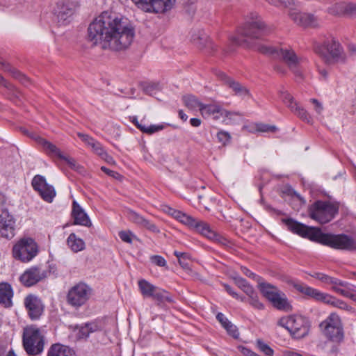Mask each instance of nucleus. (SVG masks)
I'll use <instances>...</instances> for the list:
<instances>
[{"instance_id": "052dcab7", "label": "nucleus", "mask_w": 356, "mask_h": 356, "mask_svg": "<svg viewBox=\"0 0 356 356\" xmlns=\"http://www.w3.org/2000/svg\"><path fill=\"white\" fill-rule=\"evenodd\" d=\"M241 271L247 277L252 278L254 280H256L257 282H259L260 280H262V279L260 277H259L257 275H255L254 273H252L246 267H241Z\"/></svg>"}, {"instance_id": "7c9ffc66", "label": "nucleus", "mask_w": 356, "mask_h": 356, "mask_svg": "<svg viewBox=\"0 0 356 356\" xmlns=\"http://www.w3.org/2000/svg\"><path fill=\"white\" fill-rule=\"evenodd\" d=\"M258 287L263 296L269 300L273 298V297L279 293V291L275 286L268 283L264 282L261 280L258 282Z\"/></svg>"}, {"instance_id": "4468645a", "label": "nucleus", "mask_w": 356, "mask_h": 356, "mask_svg": "<svg viewBox=\"0 0 356 356\" xmlns=\"http://www.w3.org/2000/svg\"><path fill=\"white\" fill-rule=\"evenodd\" d=\"M140 9L145 12L162 13L170 10L175 0H131Z\"/></svg>"}, {"instance_id": "864d4df0", "label": "nucleus", "mask_w": 356, "mask_h": 356, "mask_svg": "<svg viewBox=\"0 0 356 356\" xmlns=\"http://www.w3.org/2000/svg\"><path fill=\"white\" fill-rule=\"evenodd\" d=\"M119 236L122 241L131 243L134 234L130 231H121L119 232Z\"/></svg>"}, {"instance_id": "aec40b11", "label": "nucleus", "mask_w": 356, "mask_h": 356, "mask_svg": "<svg viewBox=\"0 0 356 356\" xmlns=\"http://www.w3.org/2000/svg\"><path fill=\"white\" fill-rule=\"evenodd\" d=\"M15 224L13 216L7 211H3L0 214V235L8 239L14 237Z\"/></svg>"}, {"instance_id": "412c9836", "label": "nucleus", "mask_w": 356, "mask_h": 356, "mask_svg": "<svg viewBox=\"0 0 356 356\" xmlns=\"http://www.w3.org/2000/svg\"><path fill=\"white\" fill-rule=\"evenodd\" d=\"M77 6L76 2L69 0L58 3L56 13L58 22L65 24V22L73 15Z\"/></svg>"}, {"instance_id": "f8f14e48", "label": "nucleus", "mask_w": 356, "mask_h": 356, "mask_svg": "<svg viewBox=\"0 0 356 356\" xmlns=\"http://www.w3.org/2000/svg\"><path fill=\"white\" fill-rule=\"evenodd\" d=\"M91 288L85 283L80 282L72 286L67 294V302L74 307L83 305L90 298Z\"/></svg>"}, {"instance_id": "774afa93", "label": "nucleus", "mask_w": 356, "mask_h": 356, "mask_svg": "<svg viewBox=\"0 0 356 356\" xmlns=\"http://www.w3.org/2000/svg\"><path fill=\"white\" fill-rule=\"evenodd\" d=\"M216 318L220 323L223 327H225L226 325L229 323V321L222 313H218L216 315Z\"/></svg>"}, {"instance_id": "a18cd8bd", "label": "nucleus", "mask_w": 356, "mask_h": 356, "mask_svg": "<svg viewBox=\"0 0 356 356\" xmlns=\"http://www.w3.org/2000/svg\"><path fill=\"white\" fill-rule=\"evenodd\" d=\"M257 348L267 356H271L273 354V349L263 341L258 339L257 341Z\"/></svg>"}, {"instance_id": "69168bd1", "label": "nucleus", "mask_w": 356, "mask_h": 356, "mask_svg": "<svg viewBox=\"0 0 356 356\" xmlns=\"http://www.w3.org/2000/svg\"><path fill=\"white\" fill-rule=\"evenodd\" d=\"M99 156H100L102 159H104L108 164H115V163L113 158L111 156H110L105 150H104Z\"/></svg>"}, {"instance_id": "1a4fd4ad", "label": "nucleus", "mask_w": 356, "mask_h": 356, "mask_svg": "<svg viewBox=\"0 0 356 356\" xmlns=\"http://www.w3.org/2000/svg\"><path fill=\"white\" fill-rule=\"evenodd\" d=\"M278 325L286 328L296 339L306 337L311 327L309 320L300 315L282 317L279 320Z\"/></svg>"}, {"instance_id": "6e6552de", "label": "nucleus", "mask_w": 356, "mask_h": 356, "mask_svg": "<svg viewBox=\"0 0 356 356\" xmlns=\"http://www.w3.org/2000/svg\"><path fill=\"white\" fill-rule=\"evenodd\" d=\"M339 205L329 201H316L309 207V216L321 224L331 221L338 213Z\"/></svg>"}, {"instance_id": "a878e982", "label": "nucleus", "mask_w": 356, "mask_h": 356, "mask_svg": "<svg viewBox=\"0 0 356 356\" xmlns=\"http://www.w3.org/2000/svg\"><path fill=\"white\" fill-rule=\"evenodd\" d=\"M312 277L318 280L325 284L331 285L332 290L337 293L339 285L341 284V280L322 273H314L313 275H312Z\"/></svg>"}, {"instance_id": "8fccbe9b", "label": "nucleus", "mask_w": 356, "mask_h": 356, "mask_svg": "<svg viewBox=\"0 0 356 356\" xmlns=\"http://www.w3.org/2000/svg\"><path fill=\"white\" fill-rule=\"evenodd\" d=\"M92 149L94 153L99 156L102 152L104 150V148L103 147L102 145L96 140L95 139L92 141V143L88 146Z\"/></svg>"}, {"instance_id": "0e129e2a", "label": "nucleus", "mask_w": 356, "mask_h": 356, "mask_svg": "<svg viewBox=\"0 0 356 356\" xmlns=\"http://www.w3.org/2000/svg\"><path fill=\"white\" fill-rule=\"evenodd\" d=\"M310 102L314 105V110L318 114H321L323 111L322 104L316 99H311Z\"/></svg>"}, {"instance_id": "09e8293b", "label": "nucleus", "mask_w": 356, "mask_h": 356, "mask_svg": "<svg viewBox=\"0 0 356 356\" xmlns=\"http://www.w3.org/2000/svg\"><path fill=\"white\" fill-rule=\"evenodd\" d=\"M345 15L356 17V3L346 2Z\"/></svg>"}, {"instance_id": "5fc2aeb1", "label": "nucleus", "mask_w": 356, "mask_h": 356, "mask_svg": "<svg viewBox=\"0 0 356 356\" xmlns=\"http://www.w3.org/2000/svg\"><path fill=\"white\" fill-rule=\"evenodd\" d=\"M217 138L219 142L222 143L223 145H226L231 138L229 134L223 131L218 133Z\"/></svg>"}, {"instance_id": "9d476101", "label": "nucleus", "mask_w": 356, "mask_h": 356, "mask_svg": "<svg viewBox=\"0 0 356 356\" xmlns=\"http://www.w3.org/2000/svg\"><path fill=\"white\" fill-rule=\"evenodd\" d=\"M319 327L323 335L329 340L339 343L343 340L344 332L341 318L336 313H331Z\"/></svg>"}, {"instance_id": "393cba45", "label": "nucleus", "mask_w": 356, "mask_h": 356, "mask_svg": "<svg viewBox=\"0 0 356 356\" xmlns=\"http://www.w3.org/2000/svg\"><path fill=\"white\" fill-rule=\"evenodd\" d=\"M13 292L11 286L6 282L0 283V304L5 307L12 305Z\"/></svg>"}, {"instance_id": "7ed1b4c3", "label": "nucleus", "mask_w": 356, "mask_h": 356, "mask_svg": "<svg viewBox=\"0 0 356 356\" xmlns=\"http://www.w3.org/2000/svg\"><path fill=\"white\" fill-rule=\"evenodd\" d=\"M293 286L300 293L315 300L316 301L321 302L347 312H353V308L346 302L329 293L321 292L316 289L301 282H294L293 283Z\"/></svg>"}, {"instance_id": "f3484780", "label": "nucleus", "mask_w": 356, "mask_h": 356, "mask_svg": "<svg viewBox=\"0 0 356 356\" xmlns=\"http://www.w3.org/2000/svg\"><path fill=\"white\" fill-rule=\"evenodd\" d=\"M33 189L37 191L40 197L47 202H52L56 196V191L53 186L49 184L44 177L37 175L31 182Z\"/></svg>"}, {"instance_id": "b1692460", "label": "nucleus", "mask_w": 356, "mask_h": 356, "mask_svg": "<svg viewBox=\"0 0 356 356\" xmlns=\"http://www.w3.org/2000/svg\"><path fill=\"white\" fill-rule=\"evenodd\" d=\"M191 41L199 48L211 45V42L206 33L201 29H193L191 32Z\"/></svg>"}, {"instance_id": "bb28decb", "label": "nucleus", "mask_w": 356, "mask_h": 356, "mask_svg": "<svg viewBox=\"0 0 356 356\" xmlns=\"http://www.w3.org/2000/svg\"><path fill=\"white\" fill-rule=\"evenodd\" d=\"M47 356H76L74 351L68 346L56 343L48 350Z\"/></svg>"}, {"instance_id": "e2e57ef3", "label": "nucleus", "mask_w": 356, "mask_h": 356, "mask_svg": "<svg viewBox=\"0 0 356 356\" xmlns=\"http://www.w3.org/2000/svg\"><path fill=\"white\" fill-rule=\"evenodd\" d=\"M77 136H79V138H81L83 142H84L86 143V145H87L88 146H89L90 145V143H92V141L95 140L93 138H92L91 136H90L89 135H87V134H82V133H78L77 134Z\"/></svg>"}, {"instance_id": "5701e85b", "label": "nucleus", "mask_w": 356, "mask_h": 356, "mask_svg": "<svg viewBox=\"0 0 356 356\" xmlns=\"http://www.w3.org/2000/svg\"><path fill=\"white\" fill-rule=\"evenodd\" d=\"M72 216L76 225L86 227H90L92 225L88 215L76 201H74L72 204Z\"/></svg>"}, {"instance_id": "58836bf2", "label": "nucleus", "mask_w": 356, "mask_h": 356, "mask_svg": "<svg viewBox=\"0 0 356 356\" xmlns=\"http://www.w3.org/2000/svg\"><path fill=\"white\" fill-rule=\"evenodd\" d=\"M337 293L345 297V294L350 296H356V286L347 282L341 281V284L337 291Z\"/></svg>"}, {"instance_id": "dca6fc26", "label": "nucleus", "mask_w": 356, "mask_h": 356, "mask_svg": "<svg viewBox=\"0 0 356 356\" xmlns=\"http://www.w3.org/2000/svg\"><path fill=\"white\" fill-rule=\"evenodd\" d=\"M290 19L298 26L303 28H318L319 19L314 14L301 12L297 9L289 10Z\"/></svg>"}, {"instance_id": "f03ea898", "label": "nucleus", "mask_w": 356, "mask_h": 356, "mask_svg": "<svg viewBox=\"0 0 356 356\" xmlns=\"http://www.w3.org/2000/svg\"><path fill=\"white\" fill-rule=\"evenodd\" d=\"M285 223L289 230L312 241L337 250L356 252L355 241L346 234L323 233L319 228L306 226L293 219L286 220Z\"/></svg>"}, {"instance_id": "9b49d317", "label": "nucleus", "mask_w": 356, "mask_h": 356, "mask_svg": "<svg viewBox=\"0 0 356 356\" xmlns=\"http://www.w3.org/2000/svg\"><path fill=\"white\" fill-rule=\"evenodd\" d=\"M12 252L15 259L26 263L31 261L37 255L38 245L32 238L24 237L13 245Z\"/></svg>"}, {"instance_id": "f704fd0d", "label": "nucleus", "mask_w": 356, "mask_h": 356, "mask_svg": "<svg viewBox=\"0 0 356 356\" xmlns=\"http://www.w3.org/2000/svg\"><path fill=\"white\" fill-rule=\"evenodd\" d=\"M278 95L283 103L290 109L293 110L294 103H297L293 96L284 87L281 86L278 90Z\"/></svg>"}, {"instance_id": "ddd939ff", "label": "nucleus", "mask_w": 356, "mask_h": 356, "mask_svg": "<svg viewBox=\"0 0 356 356\" xmlns=\"http://www.w3.org/2000/svg\"><path fill=\"white\" fill-rule=\"evenodd\" d=\"M270 31V28L257 15L251 22L245 24L241 34L247 38L259 39Z\"/></svg>"}, {"instance_id": "c9c22d12", "label": "nucleus", "mask_w": 356, "mask_h": 356, "mask_svg": "<svg viewBox=\"0 0 356 356\" xmlns=\"http://www.w3.org/2000/svg\"><path fill=\"white\" fill-rule=\"evenodd\" d=\"M183 102L184 105L190 110L195 111L199 109L200 111V107L202 106V103L200 102L198 99L192 95H186L182 97Z\"/></svg>"}, {"instance_id": "4be33fe9", "label": "nucleus", "mask_w": 356, "mask_h": 356, "mask_svg": "<svg viewBox=\"0 0 356 356\" xmlns=\"http://www.w3.org/2000/svg\"><path fill=\"white\" fill-rule=\"evenodd\" d=\"M200 113L203 118L213 117L214 120H219L224 115H229L231 113L217 104H204L200 107Z\"/></svg>"}, {"instance_id": "473e14b6", "label": "nucleus", "mask_w": 356, "mask_h": 356, "mask_svg": "<svg viewBox=\"0 0 356 356\" xmlns=\"http://www.w3.org/2000/svg\"><path fill=\"white\" fill-rule=\"evenodd\" d=\"M100 330V327L95 322L88 323L80 326L78 332L79 338H87L90 333Z\"/></svg>"}, {"instance_id": "20e7f679", "label": "nucleus", "mask_w": 356, "mask_h": 356, "mask_svg": "<svg viewBox=\"0 0 356 356\" xmlns=\"http://www.w3.org/2000/svg\"><path fill=\"white\" fill-rule=\"evenodd\" d=\"M257 50L263 54L282 60L296 76L302 78V73L298 70L300 60L291 48L274 47L266 44H260L257 46Z\"/></svg>"}, {"instance_id": "13d9d810", "label": "nucleus", "mask_w": 356, "mask_h": 356, "mask_svg": "<svg viewBox=\"0 0 356 356\" xmlns=\"http://www.w3.org/2000/svg\"><path fill=\"white\" fill-rule=\"evenodd\" d=\"M297 3L296 0H280V6H284L291 10V9H294L293 7L296 6Z\"/></svg>"}, {"instance_id": "72a5a7b5", "label": "nucleus", "mask_w": 356, "mask_h": 356, "mask_svg": "<svg viewBox=\"0 0 356 356\" xmlns=\"http://www.w3.org/2000/svg\"><path fill=\"white\" fill-rule=\"evenodd\" d=\"M131 122L134 123L136 125V127L143 133L152 134L155 132L159 131L164 128V126L162 124L150 125L149 127H147L145 125H143L141 123H140L138 121L137 117L136 116L131 117Z\"/></svg>"}, {"instance_id": "4c0bfd02", "label": "nucleus", "mask_w": 356, "mask_h": 356, "mask_svg": "<svg viewBox=\"0 0 356 356\" xmlns=\"http://www.w3.org/2000/svg\"><path fill=\"white\" fill-rule=\"evenodd\" d=\"M151 298H152L153 300L157 301L159 303H163L165 301H172V299L169 296L168 293L166 291L157 286L155 289L154 293H152Z\"/></svg>"}, {"instance_id": "c03bdc74", "label": "nucleus", "mask_w": 356, "mask_h": 356, "mask_svg": "<svg viewBox=\"0 0 356 356\" xmlns=\"http://www.w3.org/2000/svg\"><path fill=\"white\" fill-rule=\"evenodd\" d=\"M249 297L250 304L257 309H263L264 308V305L259 300L257 293L254 291L252 294L248 295Z\"/></svg>"}, {"instance_id": "c85d7f7f", "label": "nucleus", "mask_w": 356, "mask_h": 356, "mask_svg": "<svg viewBox=\"0 0 356 356\" xmlns=\"http://www.w3.org/2000/svg\"><path fill=\"white\" fill-rule=\"evenodd\" d=\"M0 65L1 69L7 72H9L13 77L16 79L20 81L22 83L26 84L29 82V79L24 74H22L20 72H19L15 68L11 67L8 63H6L3 60L0 58Z\"/></svg>"}, {"instance_id": "3c124183", "label": "nucleus", "mask_w": 356, "mask_h": 356, "mask_svg": "<svg viewBox=\"0 0 356 356\" xmlns=\"http://www.w3.org/2000/svg\"><path fill=\"white\" fill-rule=\"evenodd\" d=\"M150 261L152 264L161 267L166 266L165 259L160 255H152L150 257Z\"/></svg>"}, {"instance_id": "f257e3e1", "label": "nucleus", "mask_w": 356, "mask_h": 356, "mask_svg": "<svg viewBox=\"0 0 356 356\" xmlns=\"http://www.w3.org/2000/svg\"><path fill=\"white\" fill-rule=\"evenodd\" d=\"M88 40L102 49L122 51L128 48L134 40L132 26L115 14L103 12L91 22L88 29Z\"/></svg>"}, {"instance_id": "c756f323", "label": "nucleus", "mask_w": 356, "mask_h": 356, "mask_svg": "<svg viewBox=\"0 0 356 356\" xmlns=\"http://www.w3.org/2000/svg\"><path fill=\"white\" fill-rule=\"evenodd\" d=\"M270 301L277 309L285 312H289L292 309V307L288 300L284 295L282 296L279 293H277Z\"/></svg>"}, {"instance_id": "0eeeda50", "label": "nucleus", "mask_w": 356, "mask_h": 356, "mask_svg": "<svg viewBox=\"0 0 356 356\" xmlns=\"http://www.w3.org/2000/svg\"><path fill=\"white\" fill-rule=\"evenodd\" d=\"M315 51L327 64L342 63L346 58L341 45L334 38H328L316 45Z\"/></svg>"}, {"instance_id": "cd10ccee", "label": "nucleus", "mask_w": 356, "mask_h": 356, "mask_svg": "<svg viewBox=\"0 0 356 356\" xmlns=\"http://www.w3.org/2000/svg\"><path fill=\"white\" fill-rule=\"evenodd\" d=\"M67 244L74 252L82 251L86 248L85 242L74 233H71L67 238Z\"/></svg>"}, {"instance_id": "2eb2a0df", "label": "nucleus", "mask_w": 356, "mask_h": 356, "mask_svg": "<svg viewBox=\"0 0 356 356\" xmlns=\"http://www.w3.org/2000/svg\"><path fill=\"white\" fill-rule=\"evenodd\" d=\"M38 141L42 147L44 152L51 157L58 158L65 161L73 170L79 171L82 168L81 166L76 163L74 159L63 155L60 149H58L55 145L40 137L38 138Z\"/></svg>"}, {"instance_id": "49530a36", "label": "nucleus", "mask_w": 356, "mask_h": 356, "mask_svg": "<svg viewBox=\"0 0 356 356\" xmlns=\"http://www.w3.org/2000/svg\"><path fill=\"white\" fill-rule=\"evenodd\" d=\"M128 217H129V219L137 224L139 226H141L145 218H143V216H141L140 215H139L138 213H136L135 211H131L130 210L129 212H128Z\"/></svg>"}, {"instance_id": "e433bc0d", "label": "nucleus", "mask_w": 356, "mask_h": 356, "mask_svg": "<svg viewBox=\"0 0 356 356\" xmlns=\"http://www.w3.org/2000/svg\"><path fill=\"white\" fill-rule=\"evenodd\" d=\"M138 287L140 293L145 297H151L156 288V286L145 280H140L138 281Z\"/></svg>"}, {"instance_id": "6e6d98bb", "label": "nucleus", "mask_w": 356, "mask_h": 356, "mask_svg": "<svg viewBox=\"0 0 356 356\" xmlns=\"http://www.w3.org/2000/svg\"><path fill=\"white\" fill-rule=\"evenodd\" d=\"M141 227H145L146 229H149V231H151L152 232H155V233L159 232V230L157 228V227L154 223L151 222L150 221H149L148 220H147L145 218L144 219V220L141 225Z\"/></svg>"}, {"instance_id": "4d7b16f0", "label": "nucleus", "mask_w": 356, "mask_h": 356, "mask_svg": "<svg viewBox=\"0 0 356 356\" xmlns=\"http://www.w3.org/2000/svg\"><path fill=\"white\" fill-rule=\"evenodd\" d=\"M224 287H225V289L226 290V291L230 295L232 296L233 298L237 299V300H240L241 301H244L245 300V298L239 296L236 292H235L232 288L229 286L228 284H224Z\"/></svg>"}, {"instance_id": "423d86ee", "label": "nucleus", "mask_w": 356, "mask_h": 356, "mask_svg": "<svg viewBox=\"0 0 356 356\" xmlns=\"http://www.w3.org/2000/svg\"><path fill=\"white\" fill-rule=\"evenodd\" d=\"M22 342L24 348L29 355H38L44 350L45 337L40 328L31 325L24 329Z\"/></svg>"}, {"instance_id": "2f4dec72", "label": "nucleus", "mask_w": 356, "mask_h": 356, "mask_svg": "<svg viewBox=\"0 0 356 356\" xmlns=\"http://www.w3.org/2000/svg\"><path fill=\"white\" fill-rule=\"evenodd\" d=\"M227 86L235 92L236 95L245 98L250 95L249 90L238 82L231 79L227 80Z\"/></svg>"}, {"instance_id": "680f3d73", "label": "nucleus", "mask_w": 356, "mask_h": 356, "mask_svg": "<svg viewBox=\"0 0 356 356\" xmlns=\"http://www.w3.org/2000/svg\"><path fill=\"white\" fill-rule=\"evenodd\" d=\"M77 136H79V138H81L83 142H84L86 143V145H87L88 146H89L90 145V143H92V141L95 140L93 138H92L91 136H90L89 135H87V134H82V133H78L77 134Z\"/></svg>"}, {"instance_id": "39448f33", "label": "nucleus", "mask_w": 356, "mask_h": 356, "mask_svg": "<svg viewBox=\"0 0 356 356\" xmlns=\"http://www.w3.org/2000/svg\"><path fill=\"white\" fill-rule=\"evenodd\" d=\"M184 225H187L190 228L194 229L196 232L201 234L202 236L213 241L223 245H227L229 243L228 240L213 231L210 225L206 222L199 220L193 218L191 216L186 215L180 211L175 218Z\"/></svg>"}, {"instance_id": "6ab92c4d", "label": "nucleus", "mask_w": 356, "mask_h": 356, "mask_svg": "<svg viewBox=\"0 0 356 356\" xmlns=\"http://www.w3.org/2000/svg\"><path fill=\"white\" fill-rule=\"evenodd\" d=\"M24 305L29 316L32 320L39 318L43 312L44 306L41 300L33 294L28 295L24 299Z\"/></svg>"}, {"instance_id": "79ce46f5", "label": "nucleus", "mask_w": 356, "mask_h": 356, "mask_svg": "<svg viewBox=\"0 0 356 356\" xmlns=\"http://www.w3.org/2000/svg\"><path fill=\"white\" fill-rule=\"evenodd\" d=\"M294 106L293 110L291 111L302 120L307 122H310L311 117L307 111L301 107L298 103H294Z\"/></svg>"}, {"instance_id": "a19ab883", "label": "nucleus", "mask_w": 356, "mask_h": 356, "mask_svg": "<svg viewBox=\"0 0 356 356\" xmlns=\"http://www.w3.org/2000/svg\"><path fill=\"white\" fill-rule=\"evenodd\" d=\"M346 2L335 3L327 8L328 13L332 15H345Z\"/></svg>"}, {"instance_id": "de8ad7c7", "label": "nucleus", "mask_w": 356, "mask_h": 356, "mask_svg": "<svg viewBox=\"0 0 356 356\" xmlns=\"http://www.w3.org/2000/svg\"><path fill=\"white\" fill-rule=\"evenodd\" d=\"M256 129L259 132H275L277 128L273 125L261 123L257 124Z\"/></svg>"}, {"instance_id": "37998d69", "label": "nucleus", "mask_w": 356, "mask_h": 356, "mask_svg": "<svg viewBox=\"0 0 356 356\" xmlns=\"http://www.w3.org/2000/svg\"><path fill=\"white\" fill-rule=\"evenodd\" d=\"M161 90V86L158 83H151L144 87V91L149 95L154 96Z\"/></svg>"}, {"instance_id": "bf43d9fd", "label": "nucleus", "mask_w": 356, "mask_h": 356, "mask_svg": "<svg viewBox=\"0 0 356 356\" xmlns=\"http://www.w3.org/2000/svg\"><path fill=\"white\" fill-rule=\"evenodd\" d=\"M228 113H231V115H224L222 117V118L224 119V121L227 124L233 123L236 120V118L238 116V114L237 113H234V112H232V111H228Z\"/></svg>"}, {"instance_id": "ea45409f", "label": "nucleus", "mask_w": 356, "mask_h": 356, "mask_svg": "<svg viewBox=\"0 0 356 356\" xmlns=\"http://www.w3.org/2000/svg\"><path fill=\"white\" fill-rule=\"evenodd\" d=\"M234 281L236 285L245 293L247 296L252 294V292L254 291L253 287L241 277H234Z\"/></svg>"}, {"instance_id": "338daca9", "label": "nucleus", "mask_w": 356, "mask_h": 356, "mask_svg": "<svg viewBox=\"0 0 356 356\" xmlns=\"http://www.w3.org/2000/svg\"><path fill=\"white\" fill-rule=\"evenodd\" d=\"M101 170L105 172L106 174H107L108 175L112 177H114L115 179H119L120 177V175L119 173H118L117 172H115L113 170H111L104 166H102L101 168Z\"/></svg>"}, {"instance_id": "603ef678", "label": "nucleus", "mask_w": 356, "mask_h": 356, "mask_svg": "<svg viewBox=\"0 0 356 356\" xmlns=\"http://www.w3.org/2000/svg\"><path fill=\"white\" fill-rule=\"evenodd\" d=\"M227 333L233 337L234 338H238L239 335V332L236 328V327L232 324L230 321L228 324L226 325V326L224 327Z\"/></svg>"}, {"instance_id": "a211bd4d", "label": "nucleus", "mask_w": 356, "mask_h": 356, "mask_svg": "<svg viewBox=\"0 0 356 356\" xmlns=\"http://www.w3.org/2000/svg\"><path fill=\"white\" fill-rule=\"evenodd\" d=\"M47 277V271L37 266L26 270L20 276V281L25 286H32Z\"/></svg>"}]
</instances>
